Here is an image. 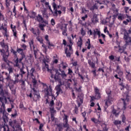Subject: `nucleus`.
I'll list each match as a JSON object with an SVG mask.
<instances>
[{
	"label": "nucleus",
	"mask_w": 131,
	"mask_h": 131,
	"mask_svg": "<svg viewBox=\"0 0 131 131\" xmlns=\"http://www.w3.org/2000/svg\"><path fill=\"white\" fill-rule=\"evenodd\" d=\"M61 67L62 68V70H65V69H66V68H67V67H68V64L66 63H64V62H62L61 64Z\"/></svg>",
	"instance_id": "30"
},
{
	"label": "nucleus",
	"mask_w": 131,
	"mask_h": 131,
	"mask_svg": "<svg viewBox=\"0 0 131 131\" xmlns=\"http://www.w3.org/2000/svg\"><path fill=\"white\" fill-rule=\"evenodd\" d=\"M8 71H9V74H11V73H13V68L10 67L8 69Z\"/></svg>",
	"instance_id": "59"
},
{
	"label": "nucleus",
	"mask_w": 131,
	"mask_h": 131,
	"mask_svg": "<svg viewBox=\"0 0 131 131\" xmlns=\"http://www.w3.org/2000/svg\"><path fill=\"white\" fill-rule=\"evenodd\" d=\"M12 92V94L15 95L16 94V90H14V87H12V89H10Z\"/></svg>",
	"instance_id": "62"
},
{
	"label": "nucleus",
	"mask_w": 131,
	"mask_h": 131,
	"mask_svg": "<svg viewBox=\"0 0 131 131\" xmlns=\"http://www.w3.org/2000/svg\"><path fill=\"white\" fill-rule=\"evenodd\" d=\"M77 44V46L79 47L80 49H81V46H82V38H81V37H79V39L78 40Z\"/></svg>",
	"instance_id": "26"
},
{
	"label": "nucleus",
	"mask_w": 131,
	"mask_h": 131,
	"mask_svg": "<svg viewBox=\"0 0 131 131\" xmlns=\"http://www.w3.org/2000/svg\"><path fill=\"white\" fill-rule=\"evenodd\" d=\"M33 51H34V55L35 58H36V55L37 54V50L35 49H33Z\"/></svg>",
	"instance_id": "61"
},
{
	"label": "nucleus",
	"mask_w": 131,
	"mask_h": 131,
	"mask_svg": "<svg viewBox=\"0 0 131 131\" xmlns=\"http://www.w3.org/2000/svg\"><path fill=\"white\" fill-rule=\"evenodd\" d=\"M12 32L13 33V36H15V37H17V31L16 30L12 29Z\"/></svg>",
	"instance_id": "60"
},
{
	"label": "nucleus",
	"mask_w": 131,
	"mask_h": 131,
	"mask_svg": "<svg viewBox=\"0 0 131 131\" xmlns=\"http://www.w3.org/2000/svg\"><path fill=\"white\" fill-rule=\"evenodd\" d=\"M100 32V31L98 30V29H96V30H94L93 34L94 37L96 36L97 34H98V32Z\"/></svg>",
	"instance_id": "44"
},
{
	"label": "nucleus",
	"mask_w": 131,
	"mask_h": 131,
	"mask_svg": "<svg viewBox=\"0 0 131 131\" xmlns=\"http://www.w3.org/2000/svg\"><path fill=\"white\" fill-rule=\"evenodd\" d=\"M73 111L75 114H77V113H78V107H77V106L75 105Z\"/></svg>",
	"instance_id": "49"
},
{
	"label": "nucleus",
	"mask_w": 131,
	"mask_h": 131,
	"mask_svg": "<svg viewBox=\"0 0 131 131\" xmlns=\"http://www.w3.org/2000/svg\"><path fill=\"white\" fill-rule=\"evenodd\" d=\"M14 76H15V80L14 81V84L18 83V82H19V80H20V79H22V78H21V76L20 75L19 73L15 74Z\"/></svg>",
	"instance_id": "15"
},
{
	"label": "nucleus",
	"mask_w": 131,
	"mask_h": 131,
	"mask_svg": "<svg viewBox=\"0 0 131 131\" xmlns=\"http://www.w3.org/2000/svg\"><path fill=\"white\" fill-rule=\"evenodd\" d=\"M85 46L87 47L88 50H91L92 46L91 45V39H90V38L88 39V41H86Z\"/></svg>",
	"instance_id": "25"
},
{
	"label": "nucleus",
	"mask_w": 131,
	"mask_h": 131,
	"mask_svg": "<svg viewBox=\"0 0 131 131\" xmlns=\"http://www.w3.org/2000/svg\"><path fill=\"white\" fill-rule=\"evenodd\" d=\"M72 73H73V71H72V70H71V69L70 68L68 69V74H69V75H72Z\"/></svg>",
	"instance_id": "53"
},
{
	"label": "nucleus",
	"mask_w": 131,
	"mask_h": 131,
	"mask_svg": "<svg viewBox=\"0 0 131 131\" xmlns=\"http://www.w3.org/2000/svg\"><path fill=\"white\" fill-rule=\"evenodd\" d=\"M107 95L108 96V99L106 100L105 102V106H107V107H108V104L111 103V99H110V95H111V92L107 93Z\"/></svg>",
	"instance_id": "20"
},
{
	"label": "nucleus",
	"mask_w": 131,
	"mask_h": 131,
	"mask_svg": "<svg viewBox=\"0 0 131 131\" xmlns=\"http://www.w3.org/2000/svg\"><path fill=\"white\" fill-rule=\"evenodd\" d=\"M42 48L45 49V53H47V52H48V47L43 43H42Z\"/></svg>",
	"instance_id": "51"
},
{
	"label": "nucleus",
	"mask_w": 131,
	"mask_h": 131,
	"mask_svg": "<svg viewBox=\"0 0 131 131\" xmlns=\"http://www.w3.org/2000/svg\"><path fill=\"white\" fill-rule=\"evenodd\" d=\"M7 82H9L10 81H11L12 80V78L11 77V76H8L6 78H5Z\"/></svg>",
	"instance_id": "41"
},
{
	"label": "nucleus",
	"mask_w": 131,
	"mask_h": 131,
	"mask_svg": "<svg viewBox=\"0 0 131 131\" xmlns=\"http://www.w3.org/2000/svg\"><path fill=\"white\" fill-rule=\"evenodd\" d=\"M95 97H91L90 102H93L94 100H100L101 99V92L100 89L98 87L94 86Z\"/></svg>",
	"instance_id": "6"
},
{
	"label": "nucleus",
	"mask_w": 131,
	"mask_h": 131,
	"mask_svg": "<svg viewBox=\"0 0 131 131\" xmlns=\"http://www.w3.org/2000/svg\"><path fill=\"white\" fill-rule=\"evenodd\" d=\"M81 35L82 36H84V35H85L86 34V32L85 31H84V30H83V28H81Z\"/></svg>",
	"instance_id": "42"
},
{
	"label": "nucleus",
	"mask_w": 131,
	"mask_h": 131,
	"mask_svg": "<svg viewBox=\"0 0 131 131\" xmlns=\"http://www.w3.org/2000/svg\"><path fill=\"white\" fill-rule=\"evenodd\" d=\"M0 46L3 48V49H0V53H1V55L3 56V60L6 61L10 56V53L9 52V45L5 43V40L0 42Z\"/></svg>",
	"instance_id": "1"
},
{
	"label": "nucleus",
	"mask_w": 131,
	"mask_h": 131,
	"mask_svg": "<svg viewBox=\"0 0 131 131\" xmlns=\"http://www.w3.org/2000/svg\"><path fill=\"white\" fill-rule=\"evenodd\" d=\"M56 131H63V129L64 127H63V124H62V123H60L58 124H56Z\"/></svg>",
	"instance_id": "16"
},
{
	"label": "nucleus",
	"mask_w": 131,
	"mask_h": 131,
	"mask_svg": "<svg viewBox=\"0 0 131 131\" xmlns=\"http://www.w3.org/2000/svg\"><path fill=\"white\" fill-rule=\"evenodd\" d=\"M29 43L31 51H32V48L33 49H35V46H34V41L33 39L30 40Z\"/></svg>",
	"instance_id": "21"
},
{
	"label": "nucleus",
	"mask_w": 131,
	"mask_h": 131,
	"mask_svg": "<svg viewBox=\"0 0 131 131\" xmlns=\"http://www.w3.org/2000/svg\"><path fill=\"white\" fill-rule=\"evenodd\" d=\"M112 114L116 116V117H117V116H118V115H119V113H117V111H116V110L115 109H113L112 110Z\"/></svg>",
	"instance_id": "33"
},
{
	"label": "nucleus",
	"mask_w": 131,
	"mask_h": 131,
	"mask_svg": "<svg viewBox=\"0 0 131 131\" xmlns=\"http://www.w3.org/2000/svg\"><path fill=\"white\" fill-rule=\"evenodd\" d=\"M35 71V69H34V68H32L31 70L30 71L31 77L32 79V82L33 84V81L34 80H35V81H36V83H37V80H36V79H35V77L34 76V75Z\"/></svg>",
	"instance_id": "10"
},
{
	"label": "nucleus",
	"mask_w": 131,
	"mask_h": 131,
	"mask_svg": "<svg viewBox=\"0 0 131 131\" xmlns=\"http://www.w3.org/2000/svg\"><path fill=\"white\" fill-rule=\"evenodd\" d=\"M36 39L38 41H39L40 43H43V39H42V38L37 37Z\"/></svg>",
	"instance_id": "48"
},
{
	"label": "nucleus",
	"mask_w": 131,
	"mask_h": 131,
	"mask_svg": "<svg viewBox=\"0 0 131 131\" xmlns=\"http://www.w3.org/2000/svg\"><path fill=\"white\" fill-rule=\"evenodd\" d=\"M51 24L52 26H54L56 25V21L54 18L51 19Z\"/></svg>",
	"instance_id": "50"
},
{
	"label": "nucleus",
	"mask_w": 131,
	"mask_h": 131,
	"mask_svg": "<svg viewBox=\"0 0 131 131\" xmlns=\"http://www.w3.org/2000/svg\"><path fill=\"white\" fill-rule=\"evenodd\" d=\"M113 123L115 125L117 126L118 125L121 124V121L116 120L114 121Z\"/></svg>",
	"instance_id": "36"
},
{
	"label": "nucleus",
	"mask_w": 131,
	"mask_h": 131,
	"mask_svg": "<svg viewBox=\"0 0 131 131\" xmlns=\"http://www.w3.org/2000/svg\"><path fill=\"white\" fill-rule=\"evenodd\" d=\"M92 121H93V122H94V123H98L99 122V120L95 118H92L91 119Z\"/></svg>",
	"instance_id": "46"
},
{
	"label": "nucleus",
	"mask_w": 131,
	"mask_h": 131,
	"mask_svg": "<svg viewBox=\"0 0 131 131\" xmlns=\"http://www.w3.org/2000/svg\"><path fill=\"white\" fill-rule=\"evenodd\" d=\"M14 114H11V117L12 118H16V116L18 115V114L17 113V111L15 110L14 111Z\"/></svg>",
	"instance_id": "39"
},
{
	"label": "nucleus",
	"mask_w": 131,
	"mask_h": 131,
	"mask_svg": "<svg viewBox=\"0 0 131 131\" xmlns=\"http://www.w3.org/2000/svg\"><path fill=\"white\" fill-rule=\"evenodd\" d=\"M125 78L127 79V80H129V81L131 80L130 72L129 71H127V70H126Z\"/></svg>",
	"instance_id": "19"
},
{
	"label": "nucleus",
	"mask_w": 131,
	"mask_h": 131,
	"mask_svg": "<svg viewBox=\"0 0 131 131\" xmlns=\"http://www.w3.org/2000/svg\"><path fill=\"white\" fill-rule=\"evenodd\" d=\"M10 2V1H9L8 0H5V5L6 6L7 9H9V7L11 5V2Z\"/></svg>",
	"instance_id": "38"
},
{
	"label": "nucleus",
	"mask_w": 131,
	"mask_h": 131,
	"mask_svg": "<svg viewBox=\"0 0 131 131\" xmlns=\"http://www.w3.org/2000/svg\"><path fill=\"white\" fill-rule=\"evenodd\" d=\"M62 34L64 36H67V35H68V34H67V29H63L62 30Z\"/></svg>",
	"instance_id": "43"
},
{
	"label": "nucleus",
	"mask_w": 131,
	"mask_h": 131,
	"mask_svg": "<svg viewBox=\"0 0 131 131\" xmlns=\"http://www.w3.org/2000/svg\"><path fill=\"white\" fill-rule=\"evenodd\" d=\"M115 61L117 62H120V56L116 57Z\"/></svg>",
	"instance_id": "64"
},
{
	"label": "nucleus",
	"mask_w": 131,
	"mask_h": 131,
	"mask_svg": "<svg viewBox=\"0 0 131 131\" xmlns=\"http://www.w3.org/2000/svg\"><path fill=\"white\" fill-rule=\"evenodd\" d=\"M49 109L51 113V115L53 116V115L55 114V112H56V111L54 110V107H50Z\"/></svg>",
	"instance_id": "35"
},
{
	"label": "nucleus",
	"mask_w": 131,
	"mask_h": 131,
	"mask_svg": "<svg viewBox=\"0 0 131 131\" xmlns=\"http://www.w3.org/2000/svg\"><path fill=\"white\" fill-rule=\"evenodd\" d=\"M69 42L70 45H67V47H69V51L68 48H66L64 50V53L68 58H70L71 57V55L73 54V49H72V46H73V42L72 41V39L71 37H69Z\"/></svg>",
	"instance_id": "3"
},
{
	"label": "nucleus",
	"mask_w": 131,
	"mask_h": 131,
	"mask_svg": "<svg viewBox=\"0 0 131 131\" xmlns=\"http://www.w3.org/2000/svg\"><path fill=\"white\" fill-rule=\"evenodd\" d=\"M63 84H62V82L59 81V84L58 85H57L55 89L57 91L56 92V95L57 96H59V95L60 94V93H61V92H62V89H61V87L62 86Z\"/></svg>",
	"instance_id": "13"
},
{
	"label": "nucleus",
	"mask_w": 131,
	"mask_h": 131,
	"mask_svg": "<svg viewBox=\"0 0 131 131\" xmlns=\"http://www.w3.org/2000/svg\"><path fill=\"white\" fill-rule=\"evenodd\" d=\"M124 37L123 39L125 40L126 45H128L129 42L131 43V37L128 36V33H127V31L126 30H124Z\"/></svg>",
	"instance_id": "9"
},
{
	"label": "nucleus",
	"mask_w": 131,
	"mask_h": 131,
	"mask_svg": "<svg viewBox=\"0 0 131 131\" xmlns=\"http://www.w3.org/2000/svg\"><path fill=\"white\" fill-rule=\"evenodd\" d=\"M21 58L19 59L17 57L16 58V60H14V67H17V68H20V64L19 63H21L22 64V61L25 58V55H24L23 54H21Z\"/></svg>",
	"instance_id": "8"
},
{
	"label": "nucleus",
	"mask_w": 131,
	"mask_h": 131,
	"mask_svg": "<svg viewBox=\"0 0 131 131\" xmlns=\"http://www.w3.org/2000/svg\"><path fill=\"white\" fill-rule=\"evenodd\" d=\"M30 88L34 92L33 95L34 97H33V100L34 102H37V101H39L40 100V94H39V91H37V89H38V85H37V83H36V81H33V85H30Z\"/></svg>",
	"instance_id": "2"
},
{
	"label": "nucleus",
	"mask_w": 131,
	"mask_h": 131,
	"mask_svg": "<svg viewBox=\"0 0 131 131\" xmlns=\"http://www.w3.org/2000/svg\"><path fill=\"white\" fill-rule=\"evenodd\" d=\"M26 74V72L23 70H19V75L20 76V78H23V75Z\"/></svg>",
	"instance_id": "31"
},
{
	"label": "nucleus",
	"mask_w": 131,
	"mask_h": 131,
	"mask_svg": "<svg viewBox=\"0 0 131 131\" xmlns=\"http://www.w3.org/2000/svg\"><path fill=\"white\" fill-rule=\"evenodd\" d=\"M88 64L92 68H95L96 67V63H94V62L92 61L91 60H88Z\"/></svg>",
	"instance_id": "29"
},
{
	"label": "nucleus",
	"mask_w": 131,
	"mask_h": 131,
	"mask_svg": "<svg viewBox=\"0 0 131 131\" xmlns=\"http://www.w3.org/2000/svg\"><path fill=\"white\" fill-rule=\"evenodd\" d=\"M117 18H118V19L119 21H122V20L124 19V15L120 13L119 15L117 16Z\"/></svg>",
	"instance_id": "27"
},
{
	"label": "nucleus",
	"mask_w": 131,
	"mask_h": 131,
	"mask_svg": "<svg viewBox=\"0 0 131 131\" xmlns=\"http://www.w3.org/2000/svg\"><path fill=\"white\" fill-rule=\"evenodd\" d=\"M40 3H41V5L42 7H46V8H48V6L50 5V3L47 2L46 0H40Z\"/></svg>",
	"instance_id": "22"
},
{
	"label": "nucleus",
	"mask_w": 131,
	"mask_h": 131,
	"mask_svg": "<svg viewBox=\"0 0 131 131\" xmlns=\"http://www.w3.org/2000/svg\"><path fill=\"white\" fill-rule=\"evenodd\" d=\"M47 43H48V49H51V47H54L55 45H54L53 44L51 43V42L49 41L48 42H47Z\"/></svg>",
	"instance_id": "52"
},
{
	"label": "nucleus",
	"mask_w": 131,
	"mask_h": 131,
	"mask_svg": "<svg viewBox=\"0 0 131 131\" xmlns=\"http://www.w3.org/2000/svg\"><path fill=\"white\" fill-rule=\"evenodd\" d=\"M125 120H126L125 116H124V115H123L122 116V122H123V123H125Z\"/></svg>",
	"instance_id": "54"
},
{
	"label": "nucleus",
	"mask_w": 131,
	"mask_h": 131,
	"mask_svg": "<svg viewBox=\"0 0 131 131\" xmlns=\"http://www.w3.org/2000/svg\"><path fill=\"white\" fill-rule=\"evenodd\" d=\"M88 14H85V15L84 16H82L81 19L83 20V21H85V19H87L88 18Z\"/></svg>",
	"instance_id": "57"
},
{
	"label": "nucleus",
	"mask_w": 131,
	"mask_h": 131,
	"mask_svg": "<svg viewBox=\"0 0 131 131\" xmlns=\"http://www.w3.org/2000/svg\"><path fill=\"white\" fill-rule=\"evenodd\" d=\"M60 7H61V11H62V12H64V14H65V13H66V7L64 6H60Z\"/></svg>",
	"instance_id": "55"
},
{
	"label": "nucleus",
	"mask_w": 131,
	"mask_h": 131,
	"mask_svg": "<svg viewBox=\"0 0 131 131\" xmlns=\"http://www.w3.org/2000/svg\"><path fill=\"white\" fill-rule=\"evenodd\" d=\"M20 47L22 48L24 51H25L27 49V45L23 43V45H20Z\"/></svg>",
	"instance_id": "47"
},
{
	"label": "nucleus",
	"mask_w": 131,
	"mask_h": 131,
	"mask_svg": "<svg viewBox=\"0 0 131 131\" xmlns=\"http://www.w3.org/2000/svg\"><path fill=\"white\" fill-rule=\"evenodd\" d=\"M46 26L44 24H40L39 25V28H40V30H42V31H44L45 28L44 27Z\"/></svg>",
	"instance_id": "37"
},
{
	"label": "nucleus",
	"mask_w": 131,
	"mask_h": 131,
	"mask_svg": "<svg viewBox=\"0 0 131 131\" xmlns=\"http://www.w3.org/2000/svg\"><path fill=\"white\" fill-rule=\"evenodd\" d=\"M55 105V103L54 102V101L53 100H51L50 102V103L49 104L50 107H53Z\"/></svg>",
	"instance_id": "63"
},
{
	"label": "nucleus",
	"mask_w": 131,
	"mask_h": 131,
	"mask_svg": "<svg viewBox=\"0 0 131 131\" xmlns=\"http://www.w3.org/2000/svg\"><path fill=\"white\" fill-rule=\"evenodd\" d=\"M41 84L44 88V92L45 93V95L46 97H54V95H53V89L52 86L51 85L48 86V85L45 83H42Z\"/></svg>",
	"instance_id": "4"
},
{
	"label": "nucleus",
	"mask_w": 131,
	"mask_h": 131,
	"mask_svg": "<svg viewBox=\"0 0 131 131\" xmlns=\"http://www.w3.org/2000/svg\"><path fill=\"white\" fill-rule=\"evenodd\" d=\"M42 127H43V124L41 123L40 124L39 127V129L40 131L44 130L43 129H42Z\"/></svg>",
	"instance_id": "56"
},
{
	"label": "nucleus",
	"mask_w": 131,
	"mask_h": 131,
	"mask_svg": "<svg viewBox=\"0 0 131 131\" xmlns=\"http://www.w3.org/2000/svg\"><path fill=\"white\" fill-rule=\"evenodd\" d=\"M104 126L103 127V130L104 131H108V129H109V128L107 127V124H104Z\"/></svg>",
	"instance_id": "58"
},
{
	"label": "nucleus",
	"mask_w": 131,
	"mask_h": 131,
	"mask_svg": "<svg viewBox=\"0 0 131 131\" xmlns=\"http://www.w3.org/2000/svg\"><path fill=\"white\" fill-rule=\"evenodd\" d=\"M8 100H9V101L11 102V98L10 97H4V103L5 104H7V103H8Z\"/></svg>",
	"instance_id": "45"
},
{
	"label": "nucleus",
	"mask_w": 131,
	"mask_h": 131,
	"mask_svg": "<svg viewBox=\"0 0 131 131\" xmlns=\"http://www.w3.org/2000/svg\"><path fill=\"white\" fill-rule=\"evenodd\" d=\"M118 11H119L118 9H116V8L114 9L113 10V14H114V15H113V17H114V18H115V19L116 18H117V16H118L120 14Z\"/></svg>",
	"instance_id": "18"
},
{
	"label": "nucleus",
	"mask_w": 131,
	"mask_h": 131,
	"mask_svg": "<svg viewBox=\"0 0 131 131\" xmlns=\"http://www.w3.org/2000/svg\"><path fill=\"white\" fill-rule=\"evenodd\" d=\"M118 48H119V50L118 52H119V53H120V54H122V53H123V52L125 51V47H124V46H122L121 47L120 46V45H118Z\"/></svg>",
	"instance_id": "23"
},
{
	"label": "nucleus",
	"mask_w": 131,
	"mask_h": 131,
	"mask_svg": "<svg viewBox=\"0 0 131 131\" xmlns=\"http://www.w3.org/2000/svg\"><path fill=\"white\" fill-rule=\"evenodd\" d=\"M8 86H9V89H12V88H14V81L12 80L11 81L8 82Z\"/></svg>",
	"instance_id": "28"
},
{
	"label": "nucleus",
	"mask_w": 131,
	"mask_h": 131,
	"mask_svg": "<svg viewBox=\"0 0 131 131\" xmlns=\"http://www.w3.org/2000/svg\"><path fill=\"white\" fill-rule=\"evenodd\" d=\"M59 71L61 72H58V71H56L55 75L54 76V79L55 80H58V79H60V77H61L63 79H65L66 77H67V74L65 73V71L61 69V68H59Z\"/></svg>",
	"instance_id": "5"
},
{
	"label": "nucleus",
	"mask_w": 131,
	"mask_h": 131,
	"mask_svg": "<svg viewBox=\"0 0 131 131\" xmlns=\"http://www.w3.org/2000/svg\"><path fill=\"white\" fill-rule=\"evenodd\" d=\"M32 14L34 15L33 18H35V20L37 22H39V23H46V21H45V19L41 15L38 14L36 16V13L34 12H32Z\"/></svg>",
	"instance_id": "7"
},
{
	"label": "nucleus",
	"mask_w": 131,
	"mask_h": 131,
	"mask_svg": "<svg viewBox=\"0 0 131 131\" xmlns=\"http://www.w3.org/2000/svg\"><path fill=\"white\" fill-rule=\"evenodd\" d=\"M99 5H102V3H99V2H97V3H95L94 6H93L92 7L90 8V10L91 11H94V10H98V8H99L98 6Z\"/></svg>",
	"instance_id": "17"
},
{
	"label": "nucleus",
	"mask_w": 131,
	"mask_h": 131,
	"mask_svg": "<svg viewBox=\"0 0 131 131\" xmlns=\"http://www.w3.org/2000/svg\"><path fill=\"white\" fill-rule=\"evenodd\" d=\"M16 52H17V53H18V54H20V55H21V56H22V55H23L24 56H25V54H24V50H23V49L19 48L17 47Z\"/></svg>",
	"instance_id": "24"
},
{
	"label": "nucleus",
	"mask_w": 131,
	"mask_h": 131,
	"mask_svg": "<svg viewBox=\"0 0 131 131\" xmlns=\"http://www.w3.org/2000/svg\"><path fill=\"white\" fill-rule=\"evenodd\" d=\"M42 16H46L47 15V8L43 7L42 9L41 10Z\"/></svg>",
	"instance_id": "32"
},
{
	"label": "nucleus",
	"mask_w": 131,
	"mask_h": 131,
	"mask_svg": "<svg viewBox=\"0 0 131 131\" xmlns=\"http://www.w3.org/2000/svg\"><path fill=\"white\" fill-rule=\"evenodd\" d=\"M30 31H31V32H32V33H33L34 35H36V32H37L36 29H35L34 28H32L30 29Z\"/></svg>",
	"instance_id": "40"
},
{
	"label": "nucleus",
	"mask_w": 131,
	"mask_h": 131,
	"mask_svg": "<svg viewBox=\"0 0 131 131\" xmlns=\"http://www.w3.org/2000/svg\"><path fill=\"white\" fill-rule=\"evenodd\" d=\"M0 113L3 114V119L4 122H6L8 119V117L7 116V112L6 110L0 108Z\"/></svg>",
	"instance_id": "11"
},
{
	"label": "nucleus",
	"mask_w": 131,
	"mask_h": 131,
	"mask_svg": "<svg viewBox=\"0 0 131 131\" xmlns=\"http://www.w3.org/2000/svg\"><path fill=\"white\" fill-rule=\"evenodd\" d=\"M121 100H122V101H123V109L124 110H125V109H126V102H128V101H129V98H128V95H126L125 99L121 98Z\"/></svg>",
	"instance_id": "14"
},
{
	"label": "nucleus",
	"mask_w": 131,
	"mask_h": 131,
	"mask_svg": "<svg viewBox=\"0 0 131 131\" xmlns=\"http://www.w3.org/2000/svg\"><path fill=\"white\" fill-rule=\"evenodd\" d=\"M92 23L93 24H96V23H98L99 21L98 20V18L97 17H93L91 19Z\"/></svg>",
	"instance_id": "34"
},
{
	"label": "nucleus",
	"mask_w": 131,
	"mask_h": 131,
	"mask_svg": "<svg viewBox=\"0 0 131 131\" xmlns=\"http://www.w3.org/2000/svg\"><path fill=\"white\" fill-rule=\"evenodd\" d=\"M52 6L54 10V12L53 13V16H54V17H57V16H58V8L57 7V4H56V2H53L52 4Z\"/></svg>",
	"instance_id": "12"
}]
</instances>
